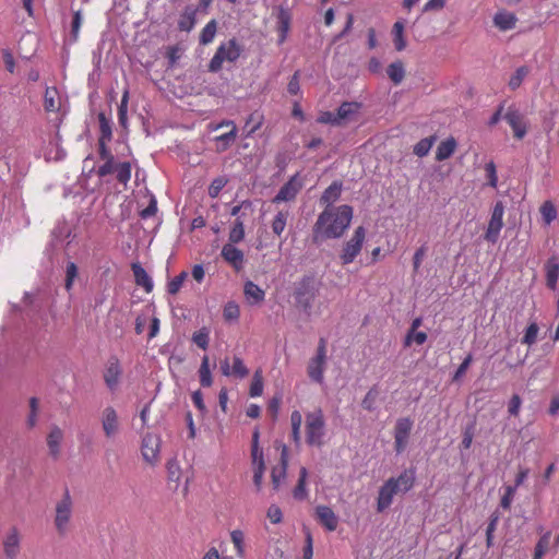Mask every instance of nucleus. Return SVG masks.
<instances>
[{
    "instance_id": "obj_1",
    "label": "nucleus",
    "mask_w": 559,
    "mask_h": 559,
    "mask_svg": "<svg viewBox=\"0 0 559 559\" xmlns=\"http://www.w3.org/2000/svg\"><path fill=\"white\" fill-rule=\"evenodd\" d=\"M353 218V207L349 205H340L325 209L319 216L313 226L312 241L321 243L325 239H335L344 235L350 225Z\"/></svg>"
},
{
    "instance_id": "obj_2",
    "label": "nucleus",
    "mask_w": 559,
    "mask_h": 559,
    "mask_svg": "<svg viewBox=\"0 0 559 559\" xmlns=\"http://www.w3.org/2000/svg\"><path fill=\"white\" fill-rule=\"evenodd\" d=\"M109 142L98 141V155L104 164L100 165L96 171L97 176L103 178L112 173H116V178L119 183L127 186L131 179L132 166L130 162L115 163V156L111 153Z\"/></svg>"
},
{
    "instance_id": "obj_3",
    "label": "nucleus",
    "mask_w": 559,
    "mask_h": 559,
    "mask_svg": "<svg viewBox=\"0 0 559 559\" xmlns=\"http://www.w3.org/2000/svg\"><path fill=\"white\" fill-rule=\"evenodd\" d=\"M242 53V47L236 38L221 43L209 62L207 69L212 73L222 70L224 62L235 63Z\"/></svg>"
},
{
    "instance_id": "obj_4",
    "label": "nucleus",
    "mask_w": 559,
    "mask_h": 559,
    "mask_svg": "<svg viewBox=\"0 0 559 559\" xmlns=\"http://www.w3.org/2000/svg\"><path fill=\"white\" fill-rule=\"evenodd\" d=\"M328 342L324 337H320L316 350V355L311 357L307 365L308 377L317 382L322 383L324 379V369L328 359Z\"/></svg>"
},
{
    "instance_id": "obj_5",
    "label": "nucleus",
    "mask_w": 559,
    "mask_h": 559,
    "mask_svg": "<svg viewBox=\"0 0 559 559\" xmlns=\"http://www.w3.org/2000/svg\"><path fill=\"white\" fill-rule=\"evenodd\" d=\"M324 417L321 409L306 416V441L309 445L321 447L324 438Z\"/></svg>"
},
{
    "instance_id": "obj_6",
    "label": "nucleus",
    "mask_w": 559,
    "mask_h": 559,
    "mask_svg": "<svg viewBox=\"0 0 559 559\" xmlns=\"http://www.w3.org/2000/svg\"><path fill=\"white\" fill-rule=\"evenodd\" d=\"M72 508V498L69 491H66L62 498L56 503L55 525L60 536H64L69 532Z\"/></svg>"
},
{
    "instance_id": "obj_7",
    "label": "nucleus",
    "mask_w": 559,
    "mask_h": 559,
    "mask_svg": "<svg viewBox=\"0 0 559 559\" xmlns=\"http://www.w3.org/2000/svg\"><path fill=\"white\" fill-rule=\"evenodd\" d=\"M504 205L502 201H497L492 207L488 226L484 234V239L490 243H496L500 231L503 228Z\"/></svg>"
},
{
    "instance_id": "obj_8",
    "label": "nucleus",
    "mask_w": 559,
    "mask_h": 559,
    "mask_svg": "<svg viewBox=\"0 0 559 559\" xmlns=\"http://www.w3.org/2000/svg\"><path fill=\"white\" fill-rule=\"evenodd\" d=\"M272 14L276 19L277 44L283 45L287 40L292 28L293 15L290 9L284 5H276L273 8Z\"/></svg>"
},
{
    "instance_id": "obj_9",
    "label": "nucleus",
    "mask_w": 559,
    "mask_h": 559,
    "mask_svg": "<svg viewBox=\"0 0 559 559\" xmlns=\"http://www.w3.org/2000/svg\"><path fill=\"white\" fill-rule=\"evenodd\" d=\"M260 431L254 429L251 442V464L253 468V483L257 487L261 486L263 473L265 471V463L263 457V450L259 445Z\"/></svg>"
},
{
    "instance_id": "obj_10",
    "label": "nucleus",
    "mask_w": 559,
    "mask_h": 559,
    "mask_svg": "<svg viewBox=\"0 0 559 559\" xmlns=\"http://www.w3.org/2000/svg\"><path fill=\"white\" fill-rule=\"evenodd\" d=\"M366 238V230L362 226L355 229L352 238L345 243L341 260L343 264L352 263L361 251Z\"/></svg>"
},
{
    "instance_id": "obj_11",
    "label": "nucleus",
    "mask_w": 559,
    "mask_h": 559,
    "mask_svg": "<svg viewBox=\"0 0 559 559\" xmlns=\"http://www.w3.org/2000/svg\"><path fill=\"white\" fill-rule=\"evenodd\" d=\"M412 428L413 421L408 417L397 419L394 428V447L397 453L405 450Z\"/></svg>"
},
{
    "instance_id": "obj_12",
    "label": "nucleus",
    "mask_w": 559,
    "mask_h": 559,
    "mask_svg": "<svg viewBox=\"0 0 559 559\" xmlns=\"http://www.w3.org/2000/svg\"><path fill=\"white\" fill-rule=\"evenodd\" d=\"M121 374L122 368L120 360L117 356H110L104 370V381L110 391H115L118 388Z\"/></svg>"
},
{
    "instance_id": "obj_13",
    "label": "nucleus",
    "mask_w": 559,
    "mask_h": 559,
    "mask_svg": "<svg viewBox=\"0 0 559 559\" xmlns=\"http://www.w3.org/2000/svg\"><path fill=\"white\" fill-rule=\"evenodd\" d=\"M3 552L8 559H15L21 551V534L17 527L12 526L5 533L3 540Z\"/></svg>"
},
{
    "instance_id": "obj_14",
    "label": "nucleus",
    "mask_w": 559,
    "mask_h": 559,
    "mask_svg": "<svg viewBox=\"0 0 559 559\" xmlns=\"http://www.w3.org/2000/svg\"><path fill=\"white\" fill-rule=\"evenodd\" d=\"M503 118L507 120L518 140H522L527 133V123L524 116L513 107H510Z\"/></svg>"
},
{
    "instance_id": "obj_15",
    "label": "nucleus",
    "mask_w": 559,
    "mask_h": 559,
    "mask_svg": "<svg viewBox=\"0 0 559 559\" xmlns=\"http://www.w3.org/2000/svg\"><path fill=\"white\" fill-rule=\"evenodd\" d=\"M301 188L302 183L299 180V174H296L280 189V191L273 199V203H281L295 200Z\"/></svg>"
},
{
    "instance_id": "obj_16",
    "label": "nucleus",
    "mask_w": 559,
    "mask_h": 559,
    "mask_svg": "<svg viewBox=\"0 0 559 559\" xmlns=\"http://www.w3.org/2000/svg\"><path fill=\"white\" fill-rule=\"evenodd\" d=\"M221 255L236 272H240L245 266V254L231 243H225Z\"/></svg>"
},
{
    "instance_id": "obj_17",
    "label": "nucleus",
    "mask_w": 559,
    "mask_h": 559,
    "mask_svg": "<svg viewBox=\"0 0 559 559\" xmlns=\"http://www.w3.org/2000/svg\"><path fill=\"white\" fill-rule=\"evenodd\" d=\"M141 452L146 462L155 463L159 453V438L151 433L145 435L142 440Z\"/></svg>"
},
{
    "instance_id": "obj_18",
    "label": "nucleus",
    "mask_w": 559,
    "mask_h": 559,
    "mask_svg": "<svg viewBox=\"0 0 559 559\" xmlns=\"http://www.w3.org/2000/svg\"><path fill=\"white\" fill-rule=\"evenodd\" d=\"M102 426L107 438H112L119 431V420L114 407L108 406L102 414Z\"/></svg>"
},
{
    "instance_id": "obj_19",
    "label": "nucleus",
    "mask_w": 559,
    "mask_h": 559,
    "mask_svg": "<svg viewBox=\"0 0 559 559\" xmlns=\"http://www.w3.org/2000/svg\"><path fill=\"white\" fill-rule=\"evenodd\" d=\"M316 518L318 522L329 532L335 531L338 525V518L334 511L326 506H318L316 508Z\"/></svg>"
},
{
    "instance_id": "obj_20",
    "label": "nucleus",
    "mask_w": 559,
    "mask_h": 559,
    "mask_svg": "<svg viewBox=\"0 0 559 559\" xmlns=\"http://www.w3.org/2000/svg\"><path fill=\"white\" fill-rule=\"evenodd\" d=\"M415 481V471L406 469L397 478H390L381 489H411Z\"/></svg>"
},
{
    "instance_id": "obj_21",
    "label": "nucleus",
    "mask_w": 559,
    "mask_h": 559,
    "mask_svg": "<svg viewBox=\"0 0 559 559\" xmlns=\"http://www.w3.org/2000/svg\"><path fill=\"white\" fill-rule=\"evenodd\" d=\"M360 109L361 104L358 102L342 103L336 111V118L338 119L340 126L354 120Z\"/></svg>"
},
{
    "instance_id": "obj_22",
    "label": "nucleus",
    "mask_w": 559,
    "mask_h": 559,
    "mask_svg": "<svg viewBox=\"0 0 559 559\" xmlns=\"http://www.w3.org/2000/svg\"><path fill=\"white\" fill-rule=\"evenodd\" d=\"M198 9L193 5H187L179 15L178 29L181 32H191L197 23Z\"/></svg>"
},
{
    "instance_id": "obj_23",
    "label": "nucleus",
    "mask_w": 559,
    "mask_h": 559,
    "mask_svg": "<svg viewBox=\"0 0 559 559\" xmlns=\"http://www.w3.org/2000/svg\"><path fill=\"white\" fill-rule=\"evenodd\" d=\"M44 108L46 112H58L61 109V96L56 86L46 87Z\"/></svg>"
},
{
    "instance_id": "obj_24",
    "label": "nucleus",
    "mask_w": 559,
    "mask_h": 559,
    "mask_svg": "<svg viewBox=\"0 0 559 559\" xmlns=\"http://www.w3.org/2000/svg\"><path fill=\"white\" fill-rule=\"evenodd\" d=\"M278 448H281L280 463L275 465L271 472L272 481L275 487H278L285 478L287 467V447L285 444H280Z\"/></svg>"
},
{
    "instance_id": "obj_25",
    "label": "nucleus",
    "mask_w": 559,
    "mask_h": 559,
    "mask_svg": "<svg viewBox=\"0 0 559 559\" xmlns=\"http://www.w3.org/2000/svg\"><path fill=\"white\" fill-rule=\"evenodd\" d=\"M518 19L514 13L507 10H499L493 16V24L500 31H510L515 27Z\"/></svg>"
},
{
    "instance_id": "obj_26",
    "label": "nucleus",
    "mask_w": 559,
    "mask_h": 559,
    "mask_svg": "<svg viewBox=\"0 0 559 559\" xmlns=\"http://www.w3.org/2000/svg\"><path fill=\"white\" fill-rule=\"evenodd\" d=\"M131 270L133 272L135 284L143 287L146 293H151L153 290L154 284L151 276L142 267V265L140 263H132Z\"/></svg>"
},
{
    "instance_id": "obj_27",
    "label": "nucleus",
    "mask_w": 559,
    "mask_h": 559,
    "mask_svg": "<svg viewBox=\"0 0 559 559\" xmlns=\"http://www.w3.org/2000/svg\"><path fill=\"white\" fill-rule=\"evenodd\" d=\"M243 294L250 305H259L265 298V292L251 281L245 283Z\"/></svg>"
},
{
    "instance_id": "obj_28",
    "label": "nucleus",
    "mask_w": 559,
    "mask_h": 559,
    "mask_svg": "<svg viewBox=\"0 0 559 559\" xmlns=\"http://www.w3.org/2000/svg\"><path fill=\"white\" fill-rule=\"evenodd\" d=\"M62 439V430L59 427L53 426L47 436V445L49 449V453L53 459H58L60 455V444Z\"/></svg>"
},
{
    "instance_id": "obj_29",
    "label": "nucleus",
    "mask_w": 559,
    "mask_h": 559,
    "mask_svg": "<svg viewBox=\"0 0 559 559\" xmlns=\"http://www.w3.org/2000/svg\"><path fill=\"white\" fill-rule=\"evenodd\" d=\"M342 193V182L333 181L322 193L320 203L324 204L326 209L332 207L331 205L338 200Z\"/></svg>"
},
{
    "instance_id": "obj_30",
    "label": "nucleus",
    "mask_w": 559,
    "mask_h": 559,
    "mask_svg": "<svg viewBox=\"0 0 559 559\" xmlns=\"http://www.w3.org/2000/svg\"><path fill=\"white\" fill-rule=\"evenodd\" d=\"M546 284L550 289H556L559 277V261L556 257H551L545 264Z\"/></svg>"
},
{
    "instance_id": "obj_31",
    "label": "nucleus",
    "mask_w": 559,
    "mask_h": 559,
    "mask_svg": "<svg viewBox=\"0 0 559 559\" xmlns=\"http://www.w3.org/2000/svg\"><path fill=\"white\" fill-rule=\"evenodd\" d=\"M457 142L453 136L441 141L436 151V160L442 162L450 158L455 152Z\"/></svg>"
},
{
    "instance_id": "obj_32",
    "label": "nucleus",
    "mask_w": 559,
    "mask_h": 559,
    "mask_svg": "<svg viewBox=\"0 0 559 559\" xmlns=\"http://www.w3.org/2000/svg\"><path fill=\"white\" fill-rule=\"evenodd\" d=\"M97 119L99 123L98 141L110 142L112 140L111 120L105 115V112H99L97 115Z\"/></svg>"
},
{
    "instance_id": "obj_33",
    "label": "nucleus",
    "mask_w": 559,
    "mask_h": 559,
    "mask_svg": "<svg viewBox=\"0 0 559 559\" xmlns=\"http://www.w3.org/2000/svg\"><path fill=\"white\" fill-rule=\"evenodd\" d=\"M264 117L261 112L254 111L252 112L246 120L245 131L246 138L252 136L263 124Z\"/></svg>"
},
{
    "instance_id": "obj_34",
    "label": "nucleus",
    "mask_w": 559,
    "mask_h": 559,
    "mask_svg": "<svg viewBox=\"0 0 559 559\" xmlns=\"http://www.w3.org/2000/svg\"><path fill=\"white\" fill-rule=\"evenodd\" d=\"M216 32L217 22L213 19L202 28L199 37L200 44L204 46L211 44L215 38Z\"/></svg>"
},
{
    "instance_id": "obj_35",
    "label": "nucleus",
    "mask_w": 559,
    "mask_h": 559,
    "mask_svg": "<svg viewBox=\"0 0 559 559\" xmlns=\"http://www.w3.org/2000/svg\"><path fill=\"white\" fill-rule=\"evenodd\" d=\"M393 43L397 51L406 48V40L404 38V24L402 21H396L392 27Z\"/></svg>"
},
{
    "instance_id": "obj_36",
    "label": "nucleus",
    "mask_w": 559,
    "mask_h": 559,
    "mask_svg": "<svg viewBox=\"0 0 559 559\" xmlns=\"http://www.w3.org/2000/svg\"><path fill=\"white\" fill-rule=\"evenodd\" d=\"M388 76L395 84H400L405 76L404 64L401 60L392 62L386 69Z\"/></svg>"
},
{
    "instance_id": "obj_37",
    "label": "nucleus",
    "mask_w": 559,
    "mask_h": 559,
    "mask_svg": "<svg viewBox=\"0 0 559 559\" xmlns=\"http://www.w3.org/2000/svg\"><path fill=\"white\" fill-rule=\"evenodd\" d=\"M245 238V224L240 217H237L233 224V227L228 235V243H239Z\"/></svg>"
},
{
    "instance_id": "obj_38",
    "label": "nucleus",
    "mask_w": 559,
    "mask_h": 559,
    "mask_svg": "<svg viewBox=\"0 0 559 559\" xmlns=\"http://www.w3.org/2000/svg\"><path fill=\"white\" fill-rule=\"evenodd\" d=\"M200 383L203 388H209L213 383L212 373L210 369L209 356L204 355L199 369Z\"/></svg>"
},
{
    "instance_id": "obj_39",
    "label": "nucleus",
    "mask_w": 559,
    "mask_h": 559,
    "mask_svg": "<svg viewBox=\"0 0 559 559\" xmlns=\"http://www.w3.org/2000/svg\"><path fill=\"white\" fill-rule=\"evenodd\" d=\"M230 539L236 550V556L238 558H243L246 556L245 548V534L241 530H234L230 532Z\"/></svg>"
},
{
    "instance_id": "obj_40",
    "label": "nucleus",
    "mask_w": 559,
    "mask_h": 559,
    "mask_svg": "<svg viewBox=\"0 0 559 559\" xmlns=\"http://www.w3.org/2000/svg\"><path fill=\"white\" fill-rule=\"evenodd\" d=\"M263 393V376L262 370L258 369L254 371L252 381L249 389V394L251 397L261 396Z\"/></svg>"
},
{
    "instance_id": "obj_41",
    "label": "nucleus",
    "mask_w": 559,
    "mask_h": 559,
    "mask_svg": "<svg viewBox=\"0 0 559 559\" xmlns=\"http://www.w3.org/2000/svg\"><path fill=\"white\" fill-rule=\"evenodd\" d=\"M288 216H289V213L287 211H285V212L281 211L275 215L274 219L272 221L271 227H272V231L276 236H281L283 234V231L285 230Z\"/></svg>"
},
{
    "instance_id": "obj_42",
    "label": "nucleus",
    "mask_w": 559,
    "mask_h": 559,
    "mask_svg": "<svg viewBox=\"0 0 559 559\" xmlns=\"http://www.w3.org/2000/svg\"><path fill=\"white\" fill-rule=\"evenodd\" d=\"M128 103H129V91L126 90L122 94L121 102L118 106V121L123 128H127L128 123Z\"/></svg>"
},
{
    "instance_id": "obj_43",
    "label": "nucleus",
    "mask_w": 559,
    "mask_h": 559,
    "mask_svg": "<svg viewBox=\"0 0 559 559\" xmlns=\"http://www.w3.org/2000/svg\"><path fill=\"white\" fill-rule=\"evenodd\" d=\"M539 211L546 225H550L557 217V210L551 201H545Z\"/></svg>"
},
{
    "instance_id": "obj_44",
    "label": "nucleus",
    "mask_w": 559,
    "mask_h": 559,
    "mask_svg": "<svg viewBox=\"0 0 559 559\" xmlns=\"http://www.w3.org/2000/svg\"><path fill=\"white\" fill-rule=\"evenodd\" d=\"M435 141H436V136L435 135L421 139L414 146V154L417 155L418 157L426 156L429 153V151L431 150Z\"/></svg>"
},
{
    "instance_id": "obj_45",
    "label": "nucleus",
    "mask_w": 559,
    "mask_h": 559,
    "mask_svg": "<svg viewBox=\"0 0 559 559\" xmlns=\"http://www.w3.org/2000/svg\"><path fill=\"white\" fill-rule=\"evenodd\" d=\"M528 73L530 69L526 66L518 68L515 73L509 80V87L512 91L519 88Z\"/></svg>"
},
{
    "instance_id": "obj_46",
    "label": "nucleus",
    "mask_w": 559,
    "mask_h": 559,
    "mask_svg": "<svg viewBox=\"0 0 559 559\" xmlns=\"http://www.w3.org/2000/svg\"><path fill=\"white\" fill-rule=\"evenodd\" d=\"M192 342L200 348L206 349L210 343V331L207 328H201L192 335Z\"/></svg>"
},
{
    "instance_id": "obj_47",
    "label": "nucleus",
    "mask_w": 559,
    "mask_h": 559,
    "mask_svg": "<svg viewBox=\"0 0 559 559\" xmlns=\"http://www.w3.org/2000/svg\"><path fill=\"white\" fill-rule=\"evenodd\" d=\"M187 277H188V272H186V271L180 272L177 276H175L171 281L168 282L167 292L170 295H176L182 287Z\"/></svg>"
},
{
    "instance_id": "obj_48",
    "label": "nucleus",
    "mask_w": 559,
    "mask_h": 559,
    "mask_svg": "<svg viewBox=\"0 0 559 559\" xmlns=\"http://www.w3.org/2000/svg\"><path fill=\"white\" fill-rule=\"evenodd\" d=\"M226 321H237L240 317V308L235 301H228L223 309Z\"/></svg>"
},
{
    "instance_id": "obj_49",
    "label": "nucleus",
    "mask_w": 559,
    "mask_h": 559,
    "mask_svg": "<svg viewBox=\"0 0 559 559\" xmlns=\"http://www.w3.org/2000/svg\"><path fill=\"white\" fill-rule=\"evenodd\" d=\"M427 341V333L421 331H407L404 345L411 346L413 343H416L417 345H423Z\"/></svg>"
},
{
    "instance_id": "obj_50",
    "label": "nucleus",
    "mask_w": 559,
    "mask_h": 559,
    "mask_svg": "<svg viewBox=\"0 0 559 559\" xmlns=\"http://www.w3.org/2000/svg\"><path fill=\"white\" fill-rule=\"evenodd\" d=\"M78 266L74 262H69L67 264V269H66V283H64V288L67 289V292H70L73 287V283L78 276Z\"/></svg>"
},
{
    "instance_id": "obj_51",
    "label": "nucleus",
    "mask_w": 559,
    "mask_h": 559,
    "mask_svg": "<svg viewBox=\"0 0 559 559\" xmlns=\"http://www.w3.org/2000/svg\"><path fill=\"white\" fill-rule=\"evenodd\" d=\"M539 328L537 323L532 322L528 324V326L525 330L524 336L522 338V343L526 344L528 346L536 343L537 334H538Z\"/></svg>"
},
{
    "instance_id": "obj_52",
    "label": "nucleus",
    "mask_w": 559,
    "mask_h": 559,
    "mask_svg": "<svg viewBox=\"0 0 559 559\" xmlns=\"http://www.w3.org/2000/svg\"><path fill=\"white\" fill-rule=\"evenodd\" d=\"M499 521L498 512H493L490 515V520L486 530V544L487 547L490 548L493 544V532L496 531L497 524Z\"/></svg>"
},
{
    "instance_id": "obj_53",
    "label": "nucleus",
    "mask_w": 559,
    "mask_h": 559,
    "mask_svg": "<svg viewBox=\"0 0 559 559\" xmlns=\"http://www.w3.org/2000/svg\"><path fill=\"white\" fill-rule=\"evenodd\" d=\"M227 183V180L223 177H217L215 178L209 189H207V193L210 195V198L212 199H215L219 195L221 191L223 190V188L226 186Z\"/></svg>"
},
{
    "instance_id": "obj_54",
    "label": "nucleus",
    "mask_w": 559,
    "mask_h": 559,
    "mask_svg": "<svg viewBox=\"0 0 559 559\" xmlns=\"http://www.w3.org/2000/svg\"><path fill=\"white\" fill-rule=\"evenodd\" d=\"M236 136H237V127L236 126H233V129H230L229 132L217 135L215 138V141L223 143V147L219 148V151H225L235 141Z\"/></svg>"
},
{
    "instance_id": "obj_55",
    "label": "nucleus",
    "mask_w": 559,
    "mask_h": 559,
    "mask_svg": "<svg viewBox=\"0 0 559 559\" xmlns=\"http://www.w3.org/2000/svg\"><path fill=\"white\" fill-rule=\"evenodd\" d=\"M231 374L245 378L249 374L248 368L245 366L240 357L235 356L233 360Z\"/></svg>"
},
{
    "instance_id": "obj_56",
    "label": "nucleus",
    "mask_w": 559,
    "mask_h": 559,
    "mask_svg": "<svg viewBox=\"0 0 559 559\" xmlns=\"http://www.w3.org/2000/svg\"><path fill=\"white\" fill-rule=\"evenodd\" d=\"M379 498L377 503V510L379 512L384 511L389 508L393 501V492L394 491H379Z\"/></svg>"
},
{
    "instance_id": "obj_57",
    "label": "nucleus",
    "mask_w": 559,
    "mask_h": 559,
    "mask_svg": "<svg viewBox=\"0 0 559 559\" xmlns=\"http://www.w3.org/2000/svg\"><path fill=\"white\" fill-rule=\"evenodd\" d=\"M485 171L488 179V186L491 188H497L498 185V176H497V168L492 160L488 162L485 165Z\"/></svg>"
},
{
    "instance_id": "obj_58",
    "label": "nucleus",
    "mask_w": 559,
    "mask_h": 559,
    "mask_svg": "<svg viewBox=\"0 0 559 559\" xmlns=\"http://www.w3.org/2000/svg\"><path fill=\"white\" fill-rule=\"evenodd\" d=\"M473 362V356L472 354H468L464 359L463 361L461 362V365L457 367L456 371L454 372L453 374V378L452 380L454 382L459 381L467 371V369L469 368L471 364Z\"/></svg>"
},
{
    "instance_id": "obj_59",
    "label": "nucleus",
    "mask_w": 559,
    "mask_h": 559,
    "mask_svg": "<svg viewBox=\"0 0 559 559\" xmlns=\"http://www.w3.org/2000/svg\"><path fill=\"white\" fill-rule=\"evenodd\" d=\"M29 407L31 413L27 418V425L29 428H33L37 423L38 400L36 397L29 400Z\"/></svg>"
},
{
    "instance_id": "obj_60",
    "label": "nucleus",
    "mask_w": 559,
    "mask_h": 559,
    "mask_svg": "<svg viewBox=\"0 0 559 559\" xmlns=\"http://www.w3.org/2000/svg\"><path fill=\"white\" fill-rule=\"evenodd\" d=\"M317 121L319 123L324 124H332V126H340L338 119L336 118V114H333L331 111H322Z\"/></svg>"
},
{
    "instance_id": "obj_61",
    "label": "nucleus",
    "mask_w": 559,
    "mask_h": 559,
    "mask_svg": "<svg viewBox=\"0 0 559 559\" xmlns=\"http://www.w3.org/2000/svg\"><path fill=\"white\" fill-rule=\"evenodd\" d=\"M377 395L378 392L374 389L369 390L361 402V406L367 411H372Z\"/></svg>"
},
{
    "instance_id": "obj_62",
    "label": "nucleus",
    "mask_w": 559,
    "mask_h": 559,
    "mask_svg": "<svg viewBox=\"0 0 559 559\" xmlns=\"http://www.w3.org/2000/svg\"><path fill=\"white\" fill-rule=\"evenodd\" d=\"M447 0H428L423 7V12L440 11L445 7Z\"/></svg>"
},
{
    "instance_id": "obj_63",
    "label": "nucleus",
    "mask_w": 559,
    "mask_h": 559,
    "mask_svg": "<svg viewBox=\"0 0 559 559\" xmlns=\"http://www.w3.org/2000/svg\"><path fill=\"white\" fill-rule=\"evenodd\" d=\"M267 519L273 523V524H278L282 522V519H283V513H282V510L280 509V507L275 506V504H272L269 510H267Z\"/></svg>"
},
{
    "instance_id": "obj_64",
    "label": "nucleus",
    "mask_w": 559,
    "mask_h": 559,
    "mask_svg": "<svg viewBox=\"0 0 559 559\" xmlns=\"http://www.w3.org/2000/svg\"><path fill=\"white\" fill-rule=\"evenodd\" d=\"M551 533L546 532L537 542L535 546L536 551L546 554L550 545Z\"/></svg>"
}]
</instances>
